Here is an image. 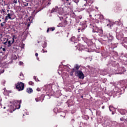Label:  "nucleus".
Wrapping results in <instances>:
<instances>
[{"label":"nucleus","instance_id":"1","mask_svg":"<svg viewBox=\"0 0 127 127\" xmlns=\"http://www.w3.org/2000/svg\"><path fill=\"white\" fill-rule=\"evenodd\" d=\"M51 12H58V14H63V13H68L70 14V16L72 17H75V13L73 12V10L71 8L67 7H64V8H58V7H56L53 8Z\"/></svg>","mask_w":127,"mask_h":127},{"label":"nucleus","instance_id":"2","mask_svg":"<svg viewBox=\"0 0 127 127\" xmlns=\"http://www.w3.org/2000/svg\"><path fill=\"white\" fill-rule=\"evenodd\" d=\"M93 32H97V33H99L100 36L101 37H105V38H107L109 42H112L113 41V39H114V36L111 33H103V29L102 28H98L96 26H93Z\"/></svg>","mask_w":127,"mask_h":127},{"label":"nucleus","instance_id":"3","mask_svg":"<svg viewBox=\"0 0 127 127\" xmlns=\"http://www.w3.org/2000/svg\"><path fill=\"white\" fill-rule=\"evenodd\" d=\"M21 104V100H14L13 101V104L10 105V108L11 111L14 112L16 109H20V104Z\"/></svg>","mask_w":127,"mask_h":127},{"label":"nucleus","instance_id":"4","mask_svg":"<svg viewBox=\"0 0 127 127\" xmlns=\"http://www.w3.org/2000/svg\"><path fill=\"white\" fill-rule=\"evenodd\" d=\"M16 88L18 89V91H22L24 89V83L22 82H18L16 84Z\"/></svg>","mask_w":127,"mask_h":127},{"label":"nucleus","instance_id":"5","mask_svg":"<svg viewBox=\"0 0 127 127\" xmlns=\"http://www.w3.org/2000/svg\"><path fill=\"white\" fill-rule=\"evenodd\" d=\"M75 74L79 79H84L85 75H84V73L81 70H78L75 71Z\"/></svg>","mask_w":127,"mask_h":127},{"label":"nucleus","instance_id":"6","mask_svg":"<svg viewBox=\"0 0 127 127\" xmlns=\"http://www.w3.org/2000/svg\"><path fill=\"white\" fill-rule=\"evenodd\" d=\"M80 25H82V28H79L78 29V32H80V30H81V31H84V29L87 27V24H86V22H82L80 23Z\"/></svg>","mask_w":127,"mask_h":127},{"label":"nucleus","instance_id":"7","mask_svg":"<svg viewBox=\"0 0 127 127\" xmlns=\"http://www.w3.org/2000/svg\"><path fill=\"white\" fill-rule=\"evenodd\" d=\"M84 1L86 2V3L84 4V6H88V5H91V4L94 2L93 0H84Z\"/></svg>","mask_w":127,"mask_h":127},{"label":"nucleus","instance_id":"8","mask_svg":"<svg viewBox=\"0 0 127 127\" xmlns=\"http://www.w3.org/2000/svg\"><path fill=\"white\" fill-rule=\"evenodd\" d=\"M80 68V65H78V64H75L74 65V67L71 69V73H74V72H77L78 70Z\"/></svg>","mask_w":127,"mask_h":127},{"label":"nucleus","instance_id":"9","mask_svg":"<svg viewBox=\"0 0 127 127\" xmlns=\"http://www.w3.org/2000/svg\"><path fill=\"white\" fill-rule=\"evenodd\" d=\"M77 48V50H79V51H82V50H84L85 49V46L82 44L78 45Z\"/></svg>","mask_w":127,"mask_h":127},{"label":"nucleus","instance_id":"10","mask_svg":"<svg viewBox=\"0 0 127 127\" xmlns=\"http://www.w3.org/2000/svg\"><path fill=\"white\" fill-rule=\"evenodd\" d=\"M84 8L87 12H90V11H92V10H93L91 5L86 6Z\"/></svg>","mask_w":127,"mask_h":127},{"label":"nucleus","instance_id":"11","mask_svg":"<svg viewBox=\"0 0 127 127\" xmlns=\"http://www.w3.org/2000/svg\"><path fill=\"white\" fill-rule=\"evenodd\" d=\"M118 112L119 113H120L121 115H126V110L123 109H118Z\"/></svg>","mask_w":127,"mask_h":127},{"label":"nucleus","instance_id":"12","mask_svg":"<svg viewBox=\"0 0 127 127\" xmlns=\"http://www.w3.org/2000/svg\"><path fill=\"white\" fill-rule=\"evenodd\" d=\"M12 15V14H11V13H8L5 18L6 19V20H8V19H11V20H12V18H11Z\"/></svg>","mask_w":127,"mask_h":127},{"label":"nucleus","instance_id":"13","mask_svg":"<svg viewBox=\"0 0 127 127\" xmlns=\"http://www.w3.org/2000/svg\"><path fill=\"white\" fill-rule=\"evenodd\" d=\"M108 21L109 22V24H108L107 25V26H109L110 27H112V26H116V23L111 22L110 20H109Z\"/></svg>","mask_w":127,"mask_h":127},{"label":"nucleus","instance_id":"14","mask_svg":"<svg viewBox=\"0 0 127 127\" xmlns=\"http://www.w3.org/2000/svg\"><path fill=\"white\" fill-rule=\"evenodd\" d=\"M26 92L28 94H31L33 92V90H32V88H27Z\"/></svg>","mask_w":127,"mask_h":127},{"label":"nucleus","instance_id":"15","mask_svg":"<svg viewBox=\"0 0 127 127\" xmlns=\"http://www.w3.org/2000/svg\"><path fill=\"white\" fill-rule=\"evenodd\" d=\"M82 119H83V120H86V121H88V120L89 119V117L88 115H85L82 116Z\"/></svg>","mask_w":127,"mask_h":127},{"label":"nucleus","instance_id":"16","mask_svg":"<svg viewBox=\"0 0 127 127\" xmlns=\"http://www.w3.org/2000/svg\"><path fill=\"white\" fill-rule=\"evenodd\" d=\"M64 13H63V14H60V15H59V14H58V16H59V17L60 20H62V19H63V17L60 16V15H64Z\"/></svg>","mask_w":127,"mask_h":127},{"label":"nucleus","instance_id":"17","mask_svg":"<svg viewBox=\"0 0 127 127\" xmlns=\"http://www.w3.org/2000/svg\"><path fill=\"white\" fill-rule=\"evenodd\" d=\"M12 42L11 43V41L9 40V41H8V43H7V44H8V47H10V46H11V44H12Z\"/></svg>","mask_w":127,"mask_h":127},{"label":"nucleus","instance_id":"18","mask_svg":"<svg viewBox=\"0 0 127 127\" xmlns=\"http://www.w3.org/2000/svg\"><path fill=\"white\" fill-rule=\"evenodd\" d=\"M116 9L121 10H122V7L120 5H117L116 6Z\"/></svg>","mask_w":127,"mask_h":127},{"label":"nucleus","instance_id":"19","mask_svg":"<svg viewBox=\"0 0 127 127\" xmlns=\"http://www.w3.org/2000/svg\"><path fill=\"white\" fill-rule=\"evenodd\" d=\"M42 47L43 48H46L47 47V43L46 42H45L44 44L42 45Z\"/></svg>","mask_w":127,"mask_h":127},{"label":"nucleus","instance_id":"20","mask_svg":"<svg viewBox=\"0 0 127 127\" xmlns=\"http://www.w3.org/2000/svg\"><path fill=\"white\" fill-rule=\"evenodd\" d=\"M14 39H16V37L15 35H13L12 40V43H14Z\"/></svg>","mask_w":127,"mask_h":127},{"label":"nucleus","instance_id":"21","mask_svg":"<svg viewBox=\"0 0 127 127\" xmlns=\"http://www.w3.org/2000/svg\"><path fill=\"white\" fill-rule=\"evenodd\" d=\"M70 40L71 41H73V42L76 41V38L75 37V36H73L71 38Z\"/></svg>","mask_w":127,"mask_h":127},{"label":"nucleus","instance_id":"22","mask_svg":"<svg viewBox=\"0 0 127 127\" xmlns=\"http://www.w3.org/2000/svg\"><path fill=\"white\" fill-rule=\"evenodd\" d=\"M20 79L23 80V74H22V73H20Z\"/></svg>","mask_w":127,"mask_h":127},{"label":"nucleus","instance_id":"23","mask_svg":"<svg viewBox=\"0 0 127 127\" xmlns=\"http://www.w3.org/2000/svg\"><path fill=\"white\" fill-rule=\"evenodd\" d=\"M58 27H63L64 25L62 24V23H59V25H57Z\"/></svg>","mask_w":127,"mask_h":127},{"label":"nucleus","instance_id":"24","mask_svg":"<svg viewBox=\"0 0 127 127\" xmlns=\"http://www.w3.org/2000/svg\"><path fill=\"white\" fill-rule=\"evenodd\" d=\"M96 115H97V116H100L101 115V111H96Z\"/></svg>","mask_w":127,"mask_h":127},{"label":"nucleus","instance_id":"25","mask_svg":"<svg viewBox=\"0 0 127 127\" xmlns=\"http://www.w3.org/2000/svg\"><path fill=\"white\" fill-rule=\"evenodd\" d=\"M28 84H29V85H30L31 86H33V85H34V83L32 81H29Z\"/></svg>","mask_w":127,"mask_h":127},{"label":"nucleus","instance_id":"26","mask_svg":"<svg viewBox=\"0 0 127 127\" xmlns=\"http://www.w3.org/2000/svg\"><path fill=\"white\" fill-rule=\"evenodd\" d=\"M50 31H54L55 30V27H51L49 28Z\"/></svg>","mask_w":127,"mask_h":127},{"label":"nucleus","instance_id":"27","mask_svg":"<svg viewBox=\"0 0 127 127\" xmlns=\"http://www.w3.org/2000/svg\"><path fill=\"white\" fill-rule=\"evenodd\" d=\"M64 25H67L68 24V21L66 20H64Z\"/></svg>","mask_w":127,"mask_h":127},{"label":"nucleus","instance_id":"28","mask_svg":"<svg viewBox=\"0 0 127 127\" xmlns=\"http://www.w3.org/2000/svg\"><path fill=\"white\" fill-rule=\"evenodd\" d=\"M121 85H124L125 84V80H122L120 81Z\"/></svg>","mask_w":127,"mask_h":127},{"label":"nucleus","instance_id":"29","mask_svg":"<svg viewBox=\"0 0 127 127\" xmlns=\"http://www.w3.org/2000/svg\"><path fill=\"white\" fill-rule=\"evenodd\" d=\"M73 1L75 2V3H78L79 2V0H73Z\"/></svg>","mask_w":127,"mask_h":127},{"label":"nucleus","instance_id":"30","mask_svg":"<svg viewBox=\"0 0 127 127\" xmlns=\"http://www.w3.org/2000/svg\"><path fill=\"white\" fill-rule=\"evenodd\" d=\"M100 18L101 19H104V15H100Z\"/></svg>","mask_w":127,"mask_h":127},{"label":"nucleus","instance_id":"31","mask_svg":"<svg viewBox=\"0 0 127 127\" xmlns=\"http://www.w3.org/2000/svg\"><path fill=\"white\" fill-rule=\"evenodd\" d=\"M36 102H40V99H38V98H35Z\"/></svg>","mask_w":127,"mask_h":127},{"label":"nucleus","instance_id":"32","mask_svg":"<svg viewBox=\"0 0 127 127\" xmlns=\"http://www.w3.org/2000/svg\"><path fill=\"white\" fill-rule=\"evenodd\" d=\"M109 110H110V112H112V110L111 109V108H113V106H110L109 107Z\"/></svg>","mask_w":127,"mask_h":127},{"label":"nucleus","instance_id":"33","mask_svg":"<svg viewBox=\"0 0 127 127\" xmlns=\"http://www.w3.org/2000/svg\"><path fill=\"white\" fill-rule=\"evenodd\" d=\"M42 51H43V53H47V51H45L44 49H42Z\"/></svg>","mask_w":127,"mask_h":127},{"label":"nucleus","instance_id":"34","mask_svg":"<svg viewBox=\"0 0 127 127\" xmlns=\"http://www.w3.org/2000/svg\"><path fill=\"white\" fill-rule=\"evenodd\" d=\"M13 2L14 3H17V0H14L13 1Z\"/></svg>","mask_w":127,"mask_h":127},{"label":"nucleus","instance_id":"35","mask_svg":"<svg viewBox=\"0 0 127 127\" xmlns=\"http://www.w3.org/2000/svg\"><path fill=\"white\" fill-rule=\"evenodd\" d=\"M22 64H23V63L22 62H20L19 63V65H22Z\"/></svg>","mask_w":127,"mask_h":127},{"label":"nucleus","instance_id":"36","mask_svg":"<svg viewBox=\"0 0 127 127\" xmlns=\"http://www.w3.org/2000/svg\"><path fill=\"white\" fill-rule=\"evenodd\" d=\"M0 25H1V27H3V26H4V24H3V23H1L0 24Z\"/></svg>","mask_w":127,"mask_h":127},{"label":"nucleus","instance_id":"37","mask_svg":"<svg viewBox=\"0 0 127 127\" xmlns=\"http://www.w3.org/2000/svg\"><path fill=\"white\" fill-rule=\"evenodd\" d=\"M1 98L0 97V107L1 106Z\"/></svg>","mask_w":127,"mask_h":127},{"label":"nucleus","instance_id":"38","mask_svg":"<svg viewBox=\"0 0 127 127\" xmlns=\"http://www.w3.org/2000/svg\"><path fill=\"white\" fill-rule=\"evenodd\" d=\"M7 21V20L5 18V20L3 22L4 23H5Z\"/></svg>","mask_w":127,"mask_h":127},{"label":"nucleus","instance_id":"39","mask_svg":"<svg viewBox=\"0 0 127 127\" xmlns=\"http://www.w3.org/2000/svg\"><path fill=\"white\" fill-rule=\"evenodd\" d=\"M125 71V68H122V72H120V74H122L123 72H124Z\"/></svg>","mask_w":127,"mask_h":127},{"label":"nucleus","instance_id":"40","mask_svg":"<svg viewBox=\"0 0 127 127\" xmlns=\"http://www.w3.org/2000/svg\"><path fill=\"white\" fill-rule=\"evenodd\" d=\"M6 43H7V40L6 42H5L3 43V44L4 45H6Z\"/></svg>","mask_w":127,"mask_h":127},{"label":"nucleus","instance_id":"41","mask_svg":"<svg viewBox=\"0 0 127 127\" xmlns=\"http://www.w3.org/2000/svg\"><path fill=\"white\" fill-rule=\"evenodd\" d=\"M24 5L25 6H28V3H26Z\"/></svg>","mask_w":127,"mask_h":127},{"label":"nucleus","instance_id":"42","mask_svg":"<svg viewBox=\"0 0 127 127\" xmlns=\"http://www.w3.org/2000/svg\"><path fill=\"white\" fill-rule=\"evenodd\" d=\"M34 79L35 80V81H37V80L38 81V79L36 78V77H34Z\"/></svg>","mask_w":127,"mask_h":127},{"label":"nucleus","instance_id":"43","mask_svg":"<svg viewBox=\"0 0 127 127\" xmlns=\"http://www.w3.org/2000/svg\"><path fill=\"white\" fill-rule=\"evenodd\" d=\"M71 122L74 123V122H75V119H71Z\"/></svg>","mask_w":127,"mask_h":127},{"label":"nucleus","instance_id":"44","mask_svg":"<svg viewBox=\"0 0 127 127\" xmlns=\"http://www.w3.org/2000/svg\"><path fill=\"white\" fill-rule=\"evenodd\" d=\"M89 43H90V44H92V43H93V42H92L91 40H90L89 41Z\"/></svg>","mask_w":127,"mask_h":127},{"label":"nucleus","instance_id":"45","mask_svg":"<svg viewBox=\"0 0 127 127\" xmlns=\"http://www.w3.org/2000/svg\"><path fill=\"white\" fill-rule=\"evenodd\" d=\"M78 18H79V19H82V16H79V17H78Z\"/></svg>","mask_w":127,"mask_h":127},{"label":"nucleus","instance_id":"46","mask_svg":"<svg viewBox=\"0 0 127 127\" xmlns=\"http://www.w3.org/2000/svg\"><path fill=\"white\" fill-rule=\"evenodd\" d=\"M35 56H36V57H37V56H38V54L37 53H36L35 54Z\"/></svg>","mask_w":127,"mask_h":127},{"label":"nucleus","instance_id":"47","mask_svg":"<svg viewBox=\"0 0 127 127\" xmlns=\"http://www.w3.org/2000/svg\"><path fill=\"white\" fill-rule=\"evenodd\" d=\"M49 30H50L49 28H48V29H47V33L49 32Z\"/></svg>","mask_w":127,"mask_h":127},{"label":"nucleus","instance_id":"48","mask_svg":"<svg viewBox=\"0 0 127 127\" xmlns=\"http://www.w3.org/2000/svg\"><path fill=\"white\" fill-rule=\"evenodd\" d=\"M30 26V23H29L28 25H27V27H29Z\"/></svg>","mask_w":127,"mask_h":127},{"label":"nucleus","instance_id":"49","mask_svg":"<svg viewBox=\"0 0 127 127\" xmlns=\"http://www.w3.org/2000/svg\"><path fill=\"white\" fill-rule=\"evenodd\" d=\"M2 50H3V51H5V48H2Z\"/></svg>","mask_w":127,"mask_h":127},{"label":"nucleus","instance_id":"50","mask_svg":"<svg viewBox=\"0 0 127 127\" xmlns=\"http://www.w3.org/2000/svg\"><path fill=\"white\" fill-rule=\"evenodd\" d=\"M102 109H105V106H102Z\"/></svg>","mask_w":127,"mask_h":127},{"label":"nucleus","instance_id":"51","mask_svg":"<svg viewBox=\"0 0 127 127\" xmlns=\"http://www.w3.org/2000/svg\"><path fill=\"white\" fill-rule=\"evenodd\" d=\"M123 120H124V119H123V118H121V119H120V121H123Z\"/></svg>","mask_w":127,"mask_h":127},{"label":"nucleus","instance_id":"52","mask_svg":"<svg viewBox=\"0 0 127 127\" xmlns=\"http://www.w3.org/2000/svg\"><path fill=\"white\" fill-rule=\"evenodd\" d=\"M65 0H62L63 1H64ZM66 1H69V0H65Z\"/></svg>","mask_w":127,"mask_h":127},{"label":"nucleus","instance_id":"53","mask_svg":"<svg viewBox=\"0 0 127 127\" xmlns=\"http://www.w3.org/2000/svg\"><path fill=\"white\" fill-rule=\"evenodd\" d=\"M95 8H96V9H98V8L97 6H96Z\"/></svg>","mask_w":127,"mask_h":127},{"label":"nucleus","instance_id":"54","mask_svg":"<svg viewBox=\"0 0 127 127\" xmlns=\"http://www.w3.org/2000/svg\"><path fill=\"white\" fill-rule=\"evenodd\" d=\"M10 113H12V111L11 110H10Z\"/></svg>","mask_w":127,"mask_h":127},{"label":"nucleus","instance_id":"55","mask_svg":"<svg viewBox=\"0 0 127 127\" xmlns=\"http://www.w3.org/2000/svg\"><path fill=\"white\" fill-rule=\"evenodd\" d=\"M126 42H127V38L126 39Z\"/></svg>","mask_w":127,"mask_h":127},{"label":"nucleus","instance_id":"56","mask_svg":"<svg viewBox=\"0 0 127 127\" xmlns=\"http://www.w3.org/2000/svg\"><path fill=\"white\" fill-rule=\"evenodd\" d=\"M90 17L92 16V15H89Z\"/></svg>","mask_w":127,"mask_h":127},{"label":"nucleus","instance_id":"57","mask_svg":"<svg viewBox=\"0 0 127 127\" xmlns=\"http://www.w3.org/2000/svg\"><path fill=\"white\" fill-rule=\"evenodd\" d=\"M2 19H4V17H2Z\"/></svg>","mask_w":127,"mask_h":127},{"label":"nucleus","instance_id":"58","mask_svg":"<svg viewBox=\"0 0 127 127\" xmlns=\"http://www.w3.org/2000/svg\"><path fill=\"white\" fill-rule=\"evenodd\" d=\"M63 115H65V114L64 113H63Z\"/></svg>","mask_w":127,"mask_h":127},{"label":"nucleus","instance_id":"59","mask_svg":"<svg viewBox=\"0 0 127 127\" xmlns=\"http://www.w3.org/2000/svg\"><path fill=\"white\" fill-rule=\"evenodd\" d=\"M3 23V24H5V23H4V22H3V23Z\"/></svg>","mask_w":127,"mask_h":127},{"label":"nucleus","instance_id":"60","mask_svg":"<svg viewBox=\"0 0 127 127\" xmlns=\"http://www.w3.org/2000/svg\"><path fill=\"white\" fill-rule=\"evenodd\" d=\"M22 45H23V46H24V44H22Z\"/></svg>","mask_w":127,"mask_h":127},{"label":"nucleus","instance_id":"61","mask_svg":"<svg viewBox=\"0 0 127 127\" xmlns=\"http://www.w3.org/2000/svg\"><path fill=\"white\" fill-rule=\"evenodd\" d=\"M31 23H32V20H31Z\"/></svg>","mask_w":127,"mask_h":127},{"label":"nucleus","instance_id":"62","mask_svg":"<svg viewBox=\"0 0 127 127\" xmlns=\"http://www.w3.org/2000/svg\"><path fill=\"white\" fill-rule=\"evenodd\" d=\"M3 109H5V107H3Z\"/></svg>","mask_w":127,"mask_h":127},{"label":"nucleus","instance_id":"63","mask_svg":"<svg viewBox=\"0 0 127 127\" xmlns=\"http://www.w3.org/2000/svg\"><path fill=\"white\" fill-rule=\"evenodd\" d=\"M38 91H40V90L39 89H38Z\"/></svg>","mask_w":127,"mask_h":127},{"label":"nucleus","instance_id":"64","mask_svg":"<svg viewBox=\"0 0 127 127\" xmlns=\"http://www.w3.org/2000/svg\"><path fill=\"white\" fill-rule=\"evenodd\" d=\"M112 115H114V113L112 112Z\"/></svg>","mask_w":127,"mask_h":127}]
</instances>
